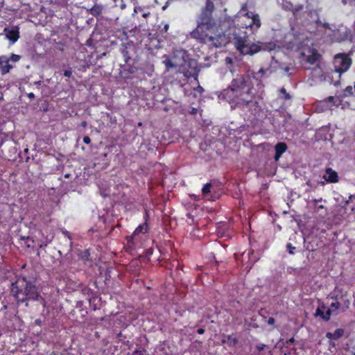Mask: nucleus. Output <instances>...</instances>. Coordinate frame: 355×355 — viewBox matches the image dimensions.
Returning <instances> with one entry per match:
<instances>
[{
  "mask_svg": "<svg viewBox=\"0 0 355 355\" xmlns=\"http://www.w3.org/2000/svg\"><path fill=\"white\" fill-rule=\"evenodd\" d=\"M214 10V0H207L205 7L197 18V27L191 32V36L202 43L214 47L225 46L232 40L230 28V17H225L223 20L212 17ZM232 21L241 28L249 29L252 33L257 31L261 26L259 15L248 11L247 6L243 5Z\"/></svg>",
  "mask_w": 355,
  "mask_h": 355,
  "instance_id": "1",
  "label": "nucleus"
},
{
  "mask_svg": "<svg viewBox=\"0 0 355 355\" xmlns=\"http://www.w3.org/2000/svg\"><path fill=\"white\" fill-rule=\"evenodd\" d=\"M218 97L227 101L232 109H248L254 115L259 110L252 89L250 87L247 79L243 76H238L234 78L229 87L221 92Z\"/></svg>",
  "mask_w": 355,
  "mask_h": 355,
  "instance_id": "2",
  "label": "nucleus"
},
{
  "mask_svg": "<svg viewBox=\"0 0 355 355\" xmlns=\"http://www.w3.org/2000/svg\"><path fill=\"white\" fill-rule=\"evenodd\" d=\"M234 45L238 51L243 55H253L259 51H268L269 52H279L280 46L274 42H257L250 44L245 36H238L233 33Z\"/></svg>",
  "mask_w": 355,
  "mask_h": 355,
  "instance_id": "3",
  "label": "nucleus"
},
{
  "mask_svg": "<svg viewBox=\"0 0 355 355\" xmlns=\"http://www.w3.org/2000/svg\"><path fill=\"white\" fill-rule=\"evenodd\" d=\"M186 52L182 50H176L171 55L163 56V63L167 70L171 69L182 68L185 62Z\"/></svg>",
  "mask_w": 355,
  "mask_h": 355,
  "instance_id": "4",
  "label": "nucleus"
},
{
  "mask_svg": "<svg viewBox=\"0 0 355 355\" xmlns=\"http://www.w3.org/2000/svg\"><path fill=\"white\" fill-rule=\"evenodd\" d=\"M282 63L275 59V56H272L271 62L266 69L261 68L257 72L254 73V78L259 79L263 77H267L273 73H279Z\"/></svg>",
  "mask_w": 355,
  "mask_h": 355,
  "instance_id": "5",
  "label": "nucleus"
},
{
  "mask_svg": "<svg viewBox=\"0 0 355 355\" xmlns=\"http://www.w3.org/2000/svg\"><path fill=\"white\" fill-rule=\"evenodd\" d=\"M352 64V60L346 55L338 54L334 57L335 71L339 74L347 71Z\"/></svg>",
  "mask_w": 355,
  "mask_h": 355,
  "instance_id": "6",
  "label": "nucleus"
},
{
  "mask_svg": "<svg viewBox=\"0 0 355 355\" xmlns=\"http://www.w3.org/2000/svg\"><path fill=\"white\" fill-rule=\"evenodd\" d=\"M20 55L12 54L10 57L7 55H0V72L4 75L10 71L13 67L12 63H15L20 60Z\"/></svg>",
  "mask_w": 355,
  "mask_h": 355,
  "instance_id": "7",
  "label": "nucleus"
},
{
  "mask_svg": "<svg viewBox=\"0 0 355 355\" xmlns=\"http://www.w3.org/2000/svg\"><path fill=\"white\" fill-rule=\"evenodd\" d=\"M182 68L184 76L188 78L193 77L196 78L200 71L198 62L196 60H185Z\"/></svg>",
  "mask_w": 355,
  "mask_h": 355,
  "instance_id": "8",
  "label": "nucleus"
},
{
  "mask_svg": "<svg viewBox=\"0 0 355 355\" xmlns=\"http://www.w3.org/2000/svg\"><path fill=\"white\" fill-rule=\"evenodd\" d=\"M340 100L338 97L329 96L318 103L317 110L319 112L331 110L334 106H338L340 104Z\"/></svg>",
  "mask_w": 355,
  "mask_h": 355,
  "instance_id": "9",
  "label": "nucleus"
},
{
  "mask_svg": "<svg viewBox=\"0 0 355 355\" xmlns=\"http://www.w3.org/2000/svg\"><path fill=\"white\" fill-rule=\"evenodd\" d=\"M24 293L26 294V299H32L35 300H39L40 295L37 292V289L35 286L31 283L26 284L25 291Z\"/></svg>",
  "mask_w": 355,
  "mask_h": 355,
  "instance_id": "10",
  "label": "nucleus"
},
{
  "mask_svg": "<svg viewBox=\"0 0 355 355\" xmlns=\"http://www.w3.org/2000/svg\"><path fill=\"white\" fill-rule=\"evenodd\" d=\"M278 4L285 10L293 11L295 15H297V12L302 9V6H297L294 8L291 2L287 0H277Z\"/></svg>",
  "mask_w": 355,
  "mask_h": 355,
  "instance_id": "11",
  "label": "nucleus"
},
{
  "mask_svg": "<svg viewBox=\"0 0 355 355\" xmlns=\"http://www.w3.org/2000/svg\"><path fill=\"white\" fill-rule=\"evenodd\" d=\"M323 178L328 182H337L338 181V176L337 173L331 168L326 169Z\"/></svg>",
  "mask_w": 355,
  "mask_h": 355,
  "instance_id": "12",
  "label": "nucleus"
},
{
  "mask_svg": "<svg viewBox=\"0 0 355 355\" xmlns=\"http://www.w3.org/2000/svg\"><path fill=\"white\" fill-rule=\"evenodd\" d=\"M331 315V310L327 309L324 306L318 307L315 312V315L322 318L325 320H328Z\"/></svg>",
  "mask_w": 355,
  "mask_h": 355,
  "instance_id": "13",
  "label": "nucleus"
},
{
  "mask_svg": "<svg viewBox=\"0 0 355 355\" xmlns=\"http://www.w3.org/2000/svg\"><path fill=\"white\" fill-rule=\"evenodd\" d=\"M6 37L12 42H15L19 38V30L17 28L8 29L6 28Z\"/></svg>",
  "mask_w": 355,
  "mask_h": 355,
  "instance_id": "14",
  "label": "nucleus"
},
{
  "mask_svg": "<svg viewBox=\"0 0 355 355\" xmlns=\"http://www.w3.org/2000/svg\"><path fill=\"white\" fill-rule=\"evenodd\" d=\"M275 160L276 162H277L280 159L282 154L286 152V150L287 149V146L285 143L280 142V143H278L275 146Z\"/></svg>",
  "mask_w": 355,
  "mask_h": 355,
  "instance_id": "15",
  "label": "nucleus"
},
{
  "mask_svg": "<svg viewBox=\"0 0 355 355\" xmlns=\"http://www.w3.org/2000/svg\"><path fill=\"white\" fill-rule=\"evenodd\" d=\"M310 54L306 56V60L311 64L316 62L319 58V54L315 50H311L309 51Z\"/></svg>",
  "mask_w": 355,
  "mask_h": 355,
  "instance_id": "16",
  "label": "nucleus"
},
{
  "mask_svg": "<svg viewBox=\"0 0 355 355\" xmlns=\"http://www.w3.org/2000/svg\"><path fill=\"white\" fill-rule=\"evenodd\" d=\"M211 184L210 183H207L205 184L202 189V195L203 197L207 200H214L211 196H209V193H211Z\"/></svg>",
  "mask_w": 355,
  "mask_h": 355,
  "instance_id": "17",
  "label": "nucleus"
},
{
  "mask_svg": "<svg viewBox=\"0 0 355 355\" xmlns=\"http://www.w3.org/2000/svg\"><path fill=\"white\" fill-rule=\"evenodd\" d=\"M148 227L147 223H144L139 225L133 232V236H136L140 234H146L148 232Z\"/></svg>",
  "mask_w": 355,
  "mask_h": 355,
  "instance_id": "18",
  "label": "nucleus"
},
{
  "mask_svg": "<svg viewBox=\"0 0 355 355\" xmlns=\"http://www.w3.org/2000/svg\"><path fill=\"white\" fill-rule=\"evenodd\" d=\"M343 330L342 329H337L334 333L328 332L326 336L329 339L336 340L343 335Z\"/></svg>",
  "mask_w": 355,
  "mask_h": 355,
  "instance_id": "19",
  "label": "nucleus"
},
{
  "mask_svg": "<svg viewBox=\"0 0 355 355\" xmlns=\"http://www.w3.org/2000/svg\"><path fill=\"white\" fill-rule=\"evenodd\" d=\"M102 12V7L99 5H94L91 9L90 12L94 16L99 15Z\"/></svg>",
  "mask_w": 355,
  "mask_h": 355,
  "instance_id": "20",
  "label": "nucleus"
},
{
  "mask_svg": "<svg viewBox=\"0 0 355 355\" xmlns=\"http://www.w3.org/2000/svg\"><path fill=\"white\" fill-rule=\"evenodd\" d=\"M293 69V67L292 66H290V65H284V64H282V67H281V70L279 71V74H281L282 76H284V75H287L288 74L289 71Z\"/></svg>",
  "mask_w": 355,
  "mask_h": 355,
  "instance_id": "21",
  "label": "nucleus"
},
{
  "mask_svg": "<svg viewBox=\"0 0 355 355\" xmlns=\"http://www.w3.org/2000/svg\"><path fill=\"white\" fill-rule=\"evenodd\" d=\"M306 15L308 16L311 17V18L312 19L313 21L315 24H318V15H317L315 12H310L307 13Z\"/></svg>",
  "mask_w": 355,
  "mask_h": 355,
  "instance_id": "22",
  "label": "nucleus"
},
{
  "mask_svg": "<svg viewBox=\"0 0 355 355\" xmlns=\"http://www.w3.org/2000/svg\"><path fill=\"white\" fill-rule=\"evenodd\" d=\"M340 307V304L338 302H332L331 304V308H329L331 310V314L336 311Z\"/></svg>",
  "mask_w": 355,
  "mask_h": 355,
  "instance_id": "23",
  "label": "nucleus"
},
{
  "mask_svg": "<svg viewBox=\"0 0 355 355\" xmlns=\"http://www.w3.org/2000/svg\"><path fill=\"white\" fill-rule=\"evenodd\" d=\"M6 140V135L4 133H0V147Z\"/></svg>",
  "mask_w": 355,
  "mask_h": 355,
  "instance_id": "24",
  "label": "nucleus"
},
{
  "mask_svg": "<svg viewBox=\"0 0 355 355\" xmlns=\"http://www.w3.org/2000/svg\"><path fill=\"white\" fill-rule=\"evenodd\" d=\"M280 93L284 94L285 99H289L291 98L290 95L286 92L284 88H282L280 89Z\"/></svg>",
  "mask_w": 355,
  "mask_h": 355,
  "instance_id": "25",
  "label": "nucleus"
},
{
  "mask_svg": "<svg viewBox=\"0 0 355 355\" xmlns=\"http://www.w3.org/2000/svg\"><path fill=\"white\" fill-rule=\"evenodd\" d=\"M287 248L289 250V253L293 254L294 253L293 252V250H295V247H293L291 243H288L287 244Z\"/></svg>",
  "mask_w": 355,
  "mask_h": 355,
  "instance_id": "26",
  "label": "nucleus"
},
{
  "mask_svg": "<svg viewBox=\"0 0 355 355\" xmlns=\"http://www.w3.org/2000/svg\"><path fill=\"white\" fill-rule=\"evenodd\" d=\"M226 64H231L233 62V60L230 57H227L225 60Z\"/></svg>",
  "mask_w": 355,
  "mask_h": 355,
  "instance_id": "27",
  "label": "nucleus"
},
{
  "mask_svg": "<svg viewBox=\"0 0 355 355\" xmlns=\"http://www.w3.org/2000/svg\"><path fill=\"white\" fill-rule=\"evenodd\" d=\"M83 142L86 144H89L91 142V139L88 136L83 137Z\"/></svg>",
  "mask_w": 355,
  "mask_h": 355,
  "instance_id": "28",
  "label": "nucleus"
},
{
  "mask_svg": "<svg viewBox=\"0 0 355 355\" xmlns=\"http://www.w3.org/2000/svg\"><path fill=\"white\" fill-rule=\"evenodd\" d=\"M266 347V345L265 344H261V345H257V349L259 350V351H262L264 349V348Z\"/></svg>",
  "mask_w": 355,
  "mask_h": 355,
  "instance_id": "29",
  "label": "nucleus"
},
{
  "mask_svg": "<svg viewBox=\"0 0 355 355\" xmlns=\"http://www.w3.org/2000/svg\"><path fill=\"white\" fill-rule=\"evenodd\" d=\"M71 74H72V71H71V70H69V69L65 70L64 72V76H67V77L71 76Z\"/></svg>",
  "mask_w": 355,
  "mask_h": 355,
  "instance_id": "30",
  "label": "nucleus"
},
{
  "mask_svg": "<svg viewBox=\"0 0 355 355\" xmlns=\"http://www.w3.org/2000/svg\"><path fill=\"white\" fill-rule=\"evenodd\" d=\"M62 232L64 236H66L67 238H69V239L71 240L70 233L68 231L63 230Z\"/></svg>",
  "mask_w": 355,
  "mask_h": 355,
  "instance_id": "31",
  "label": "nucleus"
},
{
  "mask_svg": "<svg viewBox=\"0 0 355 355\" xmlns=\"http://www.w3.org/2000/svg\"><path fill=\"white\" fill-rule=\"evenodd\" d=\"M268 323L269 324H273L275 323V319L273 318H269L268 320Z\"/></svg>",
  "mask_w": 355,
  "mask_h": 355,
  "instance_id": "32",
  "label": "nucleus"
},
{
  "mask_svg": "<svg viewBox=\"0 0 355 355\" xmlns=\"http://www.w3.org/2000/svg\"><path fill=\"white\" fill-rule=\"evenodd\" d=\"M29 239L27 238L26 239H25V237L24 236V243H25L28 247H31V245L29 244Z\"/></svg>",
  "mask_w": 355,
  "mask_h": 355,
  "instance_id": "33",
  "label": "nucleus"
},
{
  "mask_svg": "<svg viewBox=\"0 0 355 355\" xmlns=\"http://www.w3.org/2000/svg\"><path fill=\"white\" fill-rule=\"evenodd\" d=\"M190 113L192 114H196L197 113V109L194 108V107H192L191 109Z\"/></svg>",
  "mask_w": 355,
  "mask_h": 355,
  "instance_id": "34",
  "label": "nucleus"
},
{
  "mask_svg": "<svg viewBox=\"0 0 355 355\" xmlns=\"http://www.w3.org/2000/svg\"><path fill=\"white\" fill-rule=\"evenodd\" d=\"M323 208H324L323 205H319V206L315 207V209L317 211H319V209H323Z\"/></svg>",
  "mask_w": 355,
  "mask_h": 355,
  "instance_id": "35",
  "label": "nucleus"
},
{
  "mask_svg": "<svg viewBox=\"0 0 355 355\" xmlns=\"http://www.w3.org/2000/svg\"><path fill=\"white\" fill-rule=\"evenodd\" d=\"M205 332V330L203 329H198V333L199 334H202Z\"/></svg>",
  "mask_w": 355,
  "mask_h": 355,
  "instance_id": "36",
  "label": "nucleus"
},
{
  "mask_svg": "<svg viewBox=\"0 0 355 355\" xmlns=\"http://www.w3.org/2000/svg\"><path fill=\"white\" fill-rule=\"evenodd\" d=\"M28 96H29V97H33V96H34V94H33V93H30V94H28Z\"/></svg>",
  "mask_w": 355,
  "mask_h": 355,
  "instance_id": "37",
  "label": "nucleus"
},
{
  "mask_svg": "<svg viewBox=\"0 0 355 355\" xmlns=\"http://www.w3.org/2000/svg\"><path fill=\"white\" fill-rule=\"evenodd\" d=\"M148 15H149V13H144V14L143 15V16H144V17H146Z\"/></svg>",
  "mask_w": 355,
  "mask_h": 355,
  "instance_id": "38",
  "label": "nucleus"
},
{
  "mask_svg": "<svg viewBox=\"0 0 355 355\" xmlns=\"http://www.w3.org/2000/svg\"><path fill=\"white\" fill-rule=\"evenodd\" d=\"M319 201H322V198L319 199V200H314V202H319Z\"/></svg>",
  "mask_w": 355,
  "mask_h": 355,
  "instance_id": "39",
  "label": "nucleus"
},
{
  "mask_svg": "<svg viewBox=\"0 0 355 355\" xmlns=\"http://www.w3.org/2000/svg\"><path fill=\"white\" fill-rule=\"evenodd\" d=\"M198 89H199V91H200V92H202V91H203V89H202V87H198Z\"/></svg>",
  "mask_w": 355,
  "mask_h": 355,
  "instance_id": "40",
  "label": "nucleus"
},
{
  "mask_svg": "<svg viewBox=\"0 0 355 355\" xmlns=\"http://www.w3.org/2000/svg\"><path fill=\"white\" fill-rule=\"evenodd\" d=\"M268 355H272V352L270 351V352H268Z\"/></svg>",
  "mask_w": 355,
  "mask_h": 355,
  "instance_id": "41",
  "label": "nucleus"
},
{
  "mask_svg": "<svg viewBox=\"0 0 355 355\" xmlns=\"http://www.w3.org/2000/svg\"><path fill=\"white\" fill-rule=\"evenodd\" d=\"M24 151L25 153H26V152L28 151V149H27V148H26V149H24Z\"/></svg>",
  "mask_w": 355,
  "mask_h": 355,
  "instance_id": "42",
  "label": "nucleus"
},
{
  "mask_svg": "<svg viewBox=\"0 0 355 355\" xmlns=\"http://www.w3.org/2000/svg\"><path fill=\"white\" fill-rule=\"evenodd\" d=\"M293 340H294L293 338H291V339L290 340V341H291V342H293Z\"/></svg>",
  "mask_w": 355,
  "mask_h": 355,
  "instance_id": "43",
  "label": "nucleus"
},
{
  "mask_svg": "<svg viewBox=\"0 0 355 355\" xmlns=\"http://www.w3.org/2000/svg\"><path fill=\"white\" fill-rule=\"evenodd\" d=\"M1 270V266H0V271Z\"/></svg>",
  "mask_w": 355,
  "mask_h": 355,
  "instance_id": "44",
  "label": "nucleus"
}]
</instances>
